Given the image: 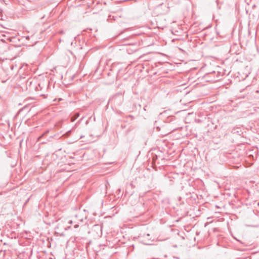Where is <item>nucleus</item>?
Instances as JSON below:
<instances>
[{
	"mask_svg": "<svg viewBox=\"0 0 259 259\" xmlns=\"http://www.w3.org/2000/svg\"><path fill=\"white\" fill-rule=\"evenodd\" d=\"M78 227V225H75L74 226V228H77Z\"/></svg>",
	"mask_w": 259,
	"mask_h": 259,
	"instance_id": "20e7f679",
	"label": "nucleus"
},
{
	"mask_svg": "<svg viewBox=\"0 0 259 259\" xmlns=\"http://www.w3.org/2000/svg\"><path fill=\"white\" fill-rule=\"evenodd\" d=\"M38 95H39V96H45V94H44V93H38Z\"/></svg>",
	"mask_w": 259,
	"mask_h": 259,
	"instance_id": "7ed1b4c3",
	"label": "nucleus"
},
{
	"mask_svg": "<svg viewBox=\"0 0 259 259\" xmlns=\"http://www.w3.org/2000/svg\"><path fill=\"white\" fill-rule=\"evenodd\" d=\"M146 236H147V237H149L150 235H149V234H147L146 235Z\"/></svg>",
	"mask_w": 259,
	"mask_h": 259,
	"instance_id": "423d86ee",
	"label": "nucleus"
},
{
	"mask_svg": "<svg viewBox=\"0 0 259 259\" xmlns=\"http://www.w3.org/2000/svg\"><path fill=\"white\" fill-rule=\"evenodd\" d=\"M48 85V84H44V82H42L41 83H39L38 85V87H36L35 90L37 91H41L42 90H46V86Z\"/></svg>",
	"mask_w": 259,
	"mask_h": 259,
	"instance_id": "f257e3e1",
	"label": "nucleus"
},
{
	"mask_svg": "<svg viewBox=\"0 0 259 259\" xmlns=\"http://www.w3.org/2000/svg\"><path fill=\"white\" fill-rule=\"evenodd\" d=\"M144 244H148V243H147V242H143Z\"/></svg>",
	"mask_w": 259,
	"mask_h": 259,
	"instance_id": "0eeeda50",
	"label": "nucleus"
},
{
	"mask_svg": "<svg viewBox=\"0 0 259 259\" xmlns=\"http://www.w3.org/2000/svg\"><path fill=\"white\" fill-rule=\"evenodd\" d=\"M79 116V113H76L74 115V116H73L71 117V122H73L75 121V120Z\"/></svg>",
	"mask_w": 259,
	"mask_h": 259,
	"instance_id": "f03ea898",
	"label": "nucleus"
},
{
	"mask_svg": "<svg viewBox=\"0 0 259 259\" xmlns=\"http://www.w3.org/2000/svg\"><path fill=\"white\" fill-rule=\"evenodd\" d=\"M116 97H113V98L111 99V101H113V100L116 99Z\"/></svg>",
	"mask_w": 259,
	"mask_h": 259,
	"instance_id": "39448f33",
	"label": "nucleus"
}]
</instances>
